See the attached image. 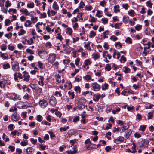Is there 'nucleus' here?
I'll list each match as a JSON object with an SVG mask.
<instances>
[{"instance_id": "nucleus-22", "label": "nucleus", "mask_w": 154, "mask_h": 154, "mask_svg": "<svg viewBox=\"0 0 154 154\" xmlns=\"http://www.w3.org/2000/svg\"><path fill=\"white\" fill-rule=\"evenodd\" d=\"M94 96H95V98H93V100L95 101H98L100 97L101 96L100 94H99L98 95H97L96 96L95 95H94Z\"/></svg>"}, {"instance_id": "nucleus-20", "label": "nucleus", "mask_w": 154, "mask_h": 154, "mask_svg": "<svg viewBox=\"0 0 154 154\" xmlns=\"http://www.w3.org/2000/svg\"><path fill=\"white\" fill-rule=\"evenodd\" d=\"M70 131H71V132H70L69 134V136L72 135H74L75 136L78 134V133L76 131L73 130H70Z\"/></svg>"}, {"instance_id": "nucleus-4", "label": "nucleus", "mask_w": 154, "mask_h": 154, "mask_svg": "<svg viewBox=\"0 0 154 154\" xmlns=\"http://www.w3.org/2000/svg\"><path fill=\"white\" fill-rule=\"evenodd\" d=\"M92 85L93 88L95 91H98L100 88V85L97 83H93Z\"/></svg>"}, {"instance_id": "nucleus-43", "label": "nucleus", "mask_w": 154, "mask_h": 154, "mask_svg": "<svg viewBox=\"0 0 154 154\" xmlns=\"http://www.w3.org/2000/svg\"><path fill=\"white\" fill-rule=\"evenodd\" d=\"M134 136L135 137L137 138H139L141 136V135L140 134L138 133L137 132L134 133Z\"/></svg>"}, {"instance_id": "nucleus-24", "label": "nucleus", "mask_w": 154, "mask_h": 154, "mask_svg": "<svg viewBox=\"0 0 154 154\" xmlns=\"http://www.w3.org/2000/svg\"><path fill=\"white\" fill-rule=\"evenodd\" d=\"M84 47L88 50H91L90 46V42H88L87 44L85 45Z\"/></svg>"}, {"instance_id": "nucleus-30", "label": "nucleus", "mask_w": 154, "mask_h": 154, "mask_svg": "<svg viewBox=\"0 0 154 154\" xmlns=\"http://www.w3.org/2000/svg\"><path fill=\"white\" fill-rule=\"evenodd\" d=\"M0 53L1 54L0 56L2 58H4L5 59H7L8 58V56H4L5 54L3 53H2V52H0Z\"/></svg>"}, {"instance_id": "nucleus-15", "label": "nucleus", "mask_w": 154, "mask_h": 154, "mask_svg": "<svg viewBox=\"0 0 154 154\" xmlns=\"http://www.w3.org/2000/svg\"><path fill=\"white\" fill-rule=\"evenodd\" d=\"M92 56L93 57V58L95 60L98 59L100 57L99 54L98 53H93Z\"/></svg>"}, {"instance_id": "nucleus-40", "label": "nucleus", "mask_w": 154, "mask_h": 154, "mask_svg": "<svg viewBox=\"0 0 154 154\" xmlns=\"http://www.w3.org/2000/svg\"><path fill=\"white\" fill-rule=\"evenodd\" d=\"M55 114L58 116L59 118H60L62 115V113L58 111L57 110H56L55 112Z\"/></svg>"}, {"instance_id": "nucleus-50", "label": "nucleus", "mask_w": 154, "mask_h": 154, "mask_svg": "<svg viewBox=\"0 0 154 154\" xmlns=\"http://www.w3.org/2000/svg\"><path fill=\"white\" fill-rule=\"evenodd\" d=\"M142 28V26L141 25H137L135 27V29L137 30H139Z\"/></svg>"}, {"instance_id": "nucleus-49", "label": "nucleus", "mask_w": 154, "mask_h": 154, "mask_svg": "<svg viewBox=\"0 0 154 154\" xmlns=\"http://www.w3.org/2000/svg\"><path fill=\"white\" fill-rule=\"evenodd\" d=\"M83 78H84L85 80L87 81H88L91 79V77L89 75H86Z\"/></svg>"}, {"instance_id": "nucleus-21", "label": "nucleus", "mask_w": 154, "mask_h": 154, "mask_svg": "<svg viewBox=\"0 0 154 154\" xmlns=\"http://www.w3.org/2000/svg\"><path fill=\"white\" fill-rule=\"evenodd\" d=\"M46 53H45V52L43 51H39L38 52V54L39 55V56L40 57L42 58V54H45Z\"/></svg>"}, {"instance_id": "nucleus-59", "label": "nucleus", "mask_w": 154, "mask_h": 154, "mask_svg": "<svg viewBox=\"0 0 154 154\" xmlns=\"http://www.w3.org/2000/svg\"><path fill=\"white\" fill-rule=\"evenodd\" d=\"M30 97V96H29L28 94L26 93L24 95L23 97V98L24 99H26V100H28Z\"/></svg>"}, {"instance_id": "nucleus-52", "label": "nucleus", "mask_w": 154, "mask_h": 154, "mask_svg": "<svg viewBox=\"0 0 154 154\" xmlns=\"http://www.w3.org/2000/svg\"><path fill=\"white\" fill-rule=\"evenodd\" d=\"M55 95L58 97H61L62 94L60 92L58 91H56L55 94Z\"/></svg>"}, {"instance_id": "nucleus-42", "label": "nucleus", "mask_w": 154, "mask_h": 154, "mask_svg": "<svg viewBox=\"0 0 154 154\" xmlns=\"http://www.w3.org/2000/svg\"><path fill=\"white\" fill-rule=\"evenodd\" d=\"M1 49L2 51H5L6 49V45L5 44H3L1 47Z\"/></svg>"}, {"instance_id": "nucleus-28", "label": "nucleus", "mask_w": 154, "mask_h": 154, "mask_svg": "<svg viewBox=\"0 0 154 154\" xmlns=\"http://www.w3.org/2000/svg\"><path fill=\"white\" fill-rule=\"evenodd\" d=\"M26 32V31L23 29H21L20 30L19 32L18 33V35L21 36L24 34Z\"/></svg>"}, {"instance_id": "nucleus-13", "label": "nucleus", "mask_w": 154, "mask_h": 154, "mask_svg": "<svg viewBox=\"0 0 154 154\" xmlns=\"http://www.w3.org/2000/svg\"><path fill=\"white\" fill-rule=\"evenodd\" d=\"M44 78L42 76H40L39 79V81L38 82V84L41 86H43L44 85L43 81L44 80Z\"/></svg>"}, {"instance_id": "nucleus-12", "label": "nucleus", "mask_w": 154, "mask_h": 154, "mask_svg": "<svg viewBox=\"0 0 154 154\" xmlns=\"http://www.w3.org/2000/svg\"><path fill=\"white\" fill-rule=\"evenodd\" d=\"M52 8L53 9L56 10H58L59 9V7L56 1L54 2L52 5Z\"/></svg>"}, {"instance_id": "nucleus-9", "label": "nucleus", "mask_w": 154, "mask_h": 154, "mask_svg": "<svg viewBox=\"0 0 154 154\" xmlns=\"http://www.w3.org/2000/svg\"><path fill=\"white\" fill-rule=\"evenodd\" d=\"M132 131L131 129H128L125 132V134L124 136L126 139H128L130 135L131 134Z\"/></svg>"}, {"instance_id": "nucleus-19", "label": "nucleus", "mask_w": 154, "mask_h": 154, "mask_svg": "<svg viewBox=\"0 0 154 154\" xmlns=\"http://www.w3.org/2000/svg\"><path fill=\"white\" fill-rule=\"evenodd\" d=\"M10 65L8 63H7L6 64H4L3 65V68L4 69H7L10 68Z\"/></svg>"}, {"instance_id": "nucleus-58", "label": "nucleus", "mask_w": 154, "mask_h": 154, "mask_svg": "<svg viewBox=\"0 0 154 154\" xmlns=\"http://www.w3.org/2000/svg\"><path fill=\"white\" fill-rule=\"evenodd\" d=\"M41 123L45 125H48L49 126H50L51 125L50 123L46 121H43L41 122Z\"/></svg>"}, {"instance_id": "nucleus-51", "label": "nucleus", "mask_w": 154, "mask_h": 154, "mask_svg": "<svg viewBox=\"0 0 154 154\" xmlns=\"http://www.w3.org/2000/svg\"><path fill=\"white\" fill-rule=\"evenodd\" d=\"M80 60V59L79 58H77L75 60V63L76 66H78L79 65V62Z\"/></svg>"}, {"instance_id": "nucleus-17", "label": "nucleus", "mask_w": 154, "mask_h": 154, "mask_svg": "<svg viewBox=\"0 0 154 154\" xmlns=\"http://www.w3.org/2000/svg\"><path fill=\"white\" fill-rule=\"evenodd\" d=\"M67 31L66 33L67 34H69L71 35L72 32V29L70 28H68L67 29Z\"/></svg>"}, {"instance_id": "nucleus-18", "label": "nucleus", "mask_w": 154, "mask_h": 154, "mask_svg": "<svg viewBox=\"0 0 154 154\" xmlns=\"http://www.w3.org/2000/svg\"><path fill=\"white\" fill-rule=\"evenodd\" d=\"M96 35V33L94 31H91L90 32L89 37L91 38H92L95 36Z\"/></svg>"}, {"instance_id": "nucleus-63", "label": "nucleus", "mask_w": 154, "mask_h": 154, "mask_svg": "<svg viewBox=\"0 0 154 154\" xmlns=\"http://www.w3.org/2000/svg\"><path fill=\"white\" fill-rule=\"evenodd\" d=\"M122 7L125 9L127 10L128 9L129 6L127 4H123Z\"/></svg>"}, {"instance_id": "nucleus-62", "label": "nucleus", "mask_w": 154, "mask_h": 154, "mask_svg": "<svg viewBox=\"0 0 154 154\" xmlns=\"http://www.w3.org/2000/svg\"><path fill=\"white\" fill-rule=\"evenodd\" d=\"M38 65L39 67L41 69H42L43 68L42 66L43 64L42 62L40 61H38Z\"/></svg>"}, {"instance_id": "nucleus-16", "label": "nucleus", "mask_w": 154, "mask_h": 154, "mask_svg": "<svg viewBox=\"0 0 154 154\" xmlns=\"http://www.w3.org/2000/svg\"><path fill=\"white\" fill-rule=\"evenodd\" d=\"M140 128L139 130L140 131H141L142 132H143L146 128V125H141Z\"/></svg>"}, {"instance_id": "nucleus-31", "label": "nucleus", "mask_w": 154, "mask_h": 154, "mask_svg": "<svg viewBox=\"0 0 154 154\" xmlns=\"http://www.w3.org/2000/svg\"><path fill=\"white\" fill-rule=\"evenodd\" d=\"M130 92L129 91L124 90L121 92V94L124 95H127V94L128 93H130Z\"/></svg>"}, {"instance_id": "nucleus-38", "label": "nucleus", "mask_w": 154, "mask_h": 154, "mask_svg": "<svg viewBox=\"0 0 154 154\" xmlns=\"http://www.w3.org/2000/svg\"><path fill=\"white\" fill-rule=\"evenodd\" d=\"M41 16L40 17V18H45L47 17L46 14L45 12L43 13L40 14Z\"/></svg>"}, {"instance_id": "nucleus-56", "label": "nucleus", "mask_w": 154, "mask_h": 154, "mask_svg": "<svg viewBox=\"0 0 154 154\" xmlns=\"http://www.w3.org/2000/svg\"><path fill=\"white\" fill-rule=\"evenodd\" d=\"M27 58L28 60L31 61L33 60L34 56L32 55H30V56H28Z\"/></svg>"}, {"instance_id": "nucleus-61", "label": "nucleus", "mask_w": 154, "mask_h": 154, "mask_svg": "<svg viewBox=\"0 0 154 154\" xmlns=\"http://www.w3.org/2000/svg\"><path fill=\"white\" fill-rule=\"evenodd\" d=\"M114 142L117 144H119L120 142V140L118 139V137L116 139H114Z\"/></svg>"}, {"instance_id": "nucleus-11", "label": "nucleus", "mask_w": 154, "mask_h": 154, "mask_svg": "<svg viewBox=\"0 0 154 154\" xmlns=\"http://www.w3.org/2000/svg\"><path fill=\"white\" fill-rule=\"evenodd\" d=\"M20 12H23L24 13V14L26 15H28L30 16H32V14L28 12V11L26 9L23 8L22 9H20Z\"/></svg>"}, {"instance_id": "nucleus-1", "label": "nucleus", "mask_w": 154, "mask_h": 154, "mask_svg": "<svg viewBox=\"0 0 154 154\" xmlns=\"http://www.w3.org/2000/svg\"><path fill=\"white\" fill-rule=\"evenodd\" d=\"M138 143H139L140 147H147L149 142L148 140H146L145 139H142L141 141L139 140Z\"/></svg>"}, {"instance_id": "nucleus-53", "label": "nucleus", "mask_w": 154, "mask_h": 154, "mask_svg": "<svg viewBox=\"0 0 154 154\" xmlns=\"http://www.w3.org/2000/svg\"><path fill=\"white\" fill-rule=\"evenodd\" d=\"M120 109L119 108H118V109H116V110H112V112L113 114H115L117 112L120 111Z\"/></svg>"}, {"instance_id": "nucleus-37", "label": "nucleus", "mask_w": 154, "mask_h": 154, "mask_svg": "<svg viewBox=\"0 0 154 154\" xmlns=\"http://www.w3.org/2000/svg\"><path fill=\"white\" fill-rule=\"evenodd\" d=\"M125 70L124 71V72L125 73H129L130 71V69L128 68L127 67H125Z\"/></svg>"}, {"instance_id": "nucleus-45", "label": "nucleus", "mask_w": 154, "mask_h": 154, "mask_svg": "<svg viewBox=\"0 0 154 154\" xmlns=\"http://www.w3.org/2000/svg\"><path fill=\"white\" fill-rule=\"evenodd\" d=\"M153 116V113L152 112H150L148 113V119H151Z\"/></svg>"}, {"instance_id": "nucleus-29", "label": "nucleus", "mask_w": 154, "mask_h": 154, "mask_svg": "<svg viewBox=\"0 0 154 154\" xmlns=\"http://www.w3.org/2000/svg\"><path fill=\"white\" fill-rule=\"evenodd\" d=\"M125 42L129 44H131L132 43L131 39L129 37H128L126 38L125 40Z\"/></svg>"}, {"instance_id": "nucleus-8", "label": "nucleus", "mask_w": 154, "mask_h": 154, "mask_svg": "<svg viewBox=\"0 0 154 154\" xmlns=\"http://www.w3.org/2000/svg\"><path fill=\"white\" fill-rule=\"evenodd\" d=\"M11 118L14 121H17L19 119V115L17 114V112H15L14 114L12 115Z\"/></svg>"}, {"instance_id": "nucleus-34", "label": "nucleus", "mask_w": 154, "mask_h": 154, "mask_svg": "<svg viewBox=\"0 0 154 154\" xmlns=\"http://www.w3.org/2000/svg\"><path fill=\"white\" fill-rule=\"evenodd\" d=\"M26 51L27 53H29L31 54H33L34 53L33 51L29 48L27 49Z\"/></svg>"}, {"instance_id": "nucleus-5", "label": "nucleus", "mask_w": 154, "mask_h": 154, "mask_svg": "<svg viewBox=\"0 0 154 154\" xmlns=\"http://www.w3.org/2000/svg\"><path fill=\"white\" fill-rule=\"evenodd\" d=\"M23 73L24 74L23 76L24 77L23 80L26 82L28 81L30 78V76L29 75L28 73L26 71H24Z\"/></svg>"}, {"instance_id": "nucleus-10", "label": "nucleus", "mask_w": 154, "mask_h": 154, "mask_svg": "<svg viewBox=\"0 0 154 154\" xmlns=\"http://www.w3.org/2000/svg\"><path fill=\"white\" fill-rule=\"evenodd\" d=\"M86 99L85 98L82 97L79 100L78 104L82 106H85V104Z\"/></svg>"}, {"instance_id": "nucleus-46", "label": "nucleus", "mask_w": 154, "mask_h": 154, "mask_svg": "<svg viewBox=\"0 0 154 154\" xmlns=\"http://www.w3.org/2000/svg\"><path fill=\"white\" fill-rule=\"evenodd\" d=\"M84 63L85 66H88L90 64V62L89 59H86L85 60Z\"/></svg>"}, {"instance_id": "nucleus-33", "label": "nucleus", "mask_w": 154, "mask_h": 154, "mask_svg": "<svg viewBox=\"0 0 154 154\" xmlns=\"http://www.w3.org/2000/svg\"><path fill=\"white\" fill-rule=\"evenodd\" d=\"M76 152V151L75 150H68L66 152L68 154H74Z\"/></svg>"}, {"instance_id": "nucleus-36", "label": "nucleus", "mask_w": 154, "mask_h": 154, "mask_svg": "<svg viewBox=\"0 0 154 154\" xmlns=\"http://www.w3.org/2000/svg\"><path fill=\"white\" fill-rule=\"evenodd\" d=\"M85 5L83 1H81L79 5V8H83V7Z\"/></svg>"}, {"instance_id": "nucleus-23", "label": "nucleus", "mask_w": 154, "mask_h": 154, "mask_svg": "<svg viewBox=\"0 0 154 154\" xmlns=\"http://www.w3.org/2000/svg\"><path fill=\"white\" fill-rule=\"evenodd\" d=\"M119 6L118 5H116L114 6V11L115 13H117L119 11Z\"/></svg>"}, {"instance_id": "nucleus-25", "label": "nucleus", "mask_w": 154, "mask_h": 154, "mask_svg": "<svg viewBox=\"0 0 154 154\" xmlns=\"http://www.w3.org/2000/svg\"><path fill=\"white\" fill-rule=\"evenodd\" d=\"M118 38L117 37L114 35L111 36L110 38V39L113 41H116L118 40Z\"/></svg>"}, {"instance_id": "nucleus-26", "label": "nucleus", "mask_w": 154, "mask_h": 154, "mask_svg": "<svg viewBox=\"0 0 154 154\" xmlns=\"http://www.w3.org/2000/svg\"><path fill=\"white\" fill-rule=\"evenodd\" d=\"M153 4L150 1H148L146 2V5L147 6L151 8Z\"/></svg>"}, {"instance_id": "nucleus-32", "label": "nucleus", "mask_w": 154, "mask_h": 154, "mask_svg": "<svg viewBox=\"0 0 154 154\" xmlns=\"http://www.w3.org/2000/svg\"><path fill=\"white\" fill-rule=\"evenodd\" d=\"M111 69V67L110 64H106V66L105 67V69H107L108 71H109Z\"/></svg>"}, {"instance_id": "nucleus-27", "label": "nucleus", "mask_w": 154, "mask_h": 154, "mask_svg": "<svg viewBox=\"0 0 154 154\" xmlns=\"http://www.w3.org/2000/svg\"><path fill=\"white\" fill-rule=\"evenodd\" d=\"M12 35V33L11 32H9L8 34H6L4 35L8 39H9L11 38Z\"/></svg>"}, {"instance_id": "nucleus-2", "label": "nucleus", "mask_w": 154, "mask_h": 154, "mask_svg": "<svg viewBox=\"0 0 154 154\" xmlns=\"http://www.w3.org/2000/svg\"><path fill=\"white\" fill-rule=\"evenodd\" d=\"M39 104L42 108H45L48 105V103L47 101L44 99L40 100H39Z\"/></svg>"}, {"instance_id": "nucleus-57", "label": "nucleus", "mask_w": 154, "mask_h": 154, "mask_svg": "<svg viewBox=\"0 0 154 154\" xmlns=\"http://www.w3.org/2000/svg\"><path fill=\"white\" fill-rule=\"evenodd\" d=\"M75 90L76 91H78L79 93H80L81 92V89L79 86L75 87Z\"/></svg>"}, {"instance_id": "nucleus-3", "label": "nucleus", "mask_w": 154, "mask_h": 154, "mask_svg": "<svg viewBox=\"0 0 154 154\" xmlns=\"http://www.w3.org/2000/svg\"><path fill=\"white\" fill-rule=\"evenodd\" d=\"M49 103L52 106H54L56 105L57 103V100L54 96H52L50 97Z\"/></svg>"}, {"instance_id": "nucleus-55", "label": "nucleus", "mask_w": 154, "mask_h": 154, "mask_svg": "<svg viewBox=\"0 0 154 154\" xmlns=\"http://www.w3.org/2000/svg\"><path fill=\"white\" fill-rule=\"evenodd\" d=\"M27 6L29 8H32L34 7V4L33 3H32L28 4Z\"/></svg>"}, {"instance_id": "nucleus-64", "label": "nucleus", "mask_w": 154, "mask_h": 154, "mask_svg": "<svg viewBox=\"0 0 154 154\" xmlns=\"http://www.w3.org/2000/svg\"><path fill=\"white\" fill-rule=\"evenodd\" d=\"M106 151L107 152H108L109 151L111 150L112 149L111 147L109 146H108L106 147L105 148Z\"/></svg>"}, {"instance_id": "nucleus-14", "label": "nucleus", "mask_w": 154, "mask_h": 154, "mask_svg": "<svg viewBox=\"0 0 154 154\" xmlns=\"http://www.w3.org/2000/svg\"><path fill=\"white\" fill-rule=\"evenodd\" d=\"M129 17L128 16H124L123 17L122 20L125 24L127 23L129 21Z\"/></svg>"}, {"instance_id": "nucleus-48", "label": "nucleus", "mask_w": 154, "mask_h": 154, "mask_svg": "<svg viewBox=\"0 0 154 154\" xmlns=\"http://www.w3.org/2000/svg\"><path fill=\"white\" fill-rule=\"evenodd\" d=\"M30 141L33 144H35L37 142V140L32 138L31 139Z\"/></svg>"}, {"instance_id": "nucleus-6", "label": "nucleus", "mask_w": 154, "mask_h": 154, "mask_svg": "<svg viewBox=\"0 0 154 154\" xmlns=\"http://www.w3.org/2000/svg\"><path fill=\"white\" fill-rule=\"evenodd\" d=\"M49 61L51 63H54L55 60L56 55L55 54H50L49 55Z\"/></svg>"}, {"instance_id": "nucleus-47", "label": "nucleus", "mask_w": 154, "mask_h": 154, "mask_svg": "<svg viewBox=\"0 0 154 154\" xmlns=\"http://www.w3.org/2000/svg\"><path fill=\"white\" fill-rule=\"evenodd\" d=\"M108 85L107 84L105 83L104 85H103L102 89L103 90H105L107 89Z\"/></svg>"}, {"instance_id": "nucleus-60", "label": "nucleus", "mask_w": 154, "mask_h": 154, "mask_svg": "<svg viewBox=\"0 0 154 154\" xmlns=\"http://www.w3.org/2000/svg\"><path fill=\"white\" fill-rule=\"evenodd\" d=\"M10 23V20L8 19H6L5 21V25L6 26H8V24Z\"/></svg>"}, {"instance_id": "nucleus-44", "label": "nucleus", "mask_w": 154, "mask_h": 154, "mask_svg": "<svg viewBox=\"0 0 154 154\" xmlns=\"http://www.w3.org/2000/svg\"><path fill=\"white\" fill-rule=\"evenodd\" d=\"M101 20L102 21L103 23L104 24L107 23L108 21L107 18H102L101 19Z\"/></svg>"}, {"instance_id": "nucleus-41", "label": "nucleus", "mask_w": 154, "mask_h": 154, "mask_svg": "<svg viewBox=\"0 0 154 154\" xmlns=\"http://www.w3.org/2000/svg\"><path fill=\"white\" fill-rule=\"evenodd\" d=\"M57 36L56 37L57 39L60 40V41H61L63 39L62 36L60 35V33H58L57 34Z\"/></svg>"}, {"instance_id": "nucleus-35", "label": "nucleus", "mask_w": 154, "mask_h": 154, "mask_svg": "<svg viewBox=\"0 0 154 154\" xmlns=\"http://www.w3.org/2000/svg\"><path fill=\"white\" fill-rule=\"evenodd\" d=\"M101 14V11L99 10H98L96 14V16H97L99 18H100L102 17V16L100 14Z\"/></svg>"}, {"instance_id": "nucleus-39", "label": "nucleus", "mask_w": 154, "mask_h": 154, "mask_svg": "<svg viewBox=\"0 0 154 154\" xmlns=\"http://www.w3.org/2000/svg\"><path fill=\"white\" fill-rule=\"evenodd\" d=\"M129 125L128 124H125V125L122 127V128L126 130L129 128Z\"/></svg>"}, {"instance_id": "nucleus-54", "label": "nucleus", "mask_w": 154, "mask_h": 154, "mask_svg": "<svg viewBox=\"0 0 154 154\" xmlns=\"http://www.w3.org/2000/svg\"><path fill=\"white\" fill-rule=\"evenodd\" d=\"M134 11L133 10H131L130 11L128 12V14L131 16L133 17L134 16Z\"/></svg>"}, {"instance_id": "nucleus-7", "label": "nucleus", "mask_w": 154, "mask_h": 154, "mask_svg": "<svg viewBox=\"0 0 154 154\" xmlns=\"http://www.w3.org/2000/svg\"><path fill=\"white\" fill-rule=\"evenodd\" d=\"M12 69L14 71H16L19 70V63L17 62H15L14 64L12 65Z\"/></svg>"}]
</instances>
